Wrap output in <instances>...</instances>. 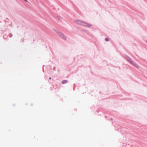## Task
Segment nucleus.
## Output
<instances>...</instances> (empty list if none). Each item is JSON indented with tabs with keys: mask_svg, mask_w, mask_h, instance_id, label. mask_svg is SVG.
Here are the masks:
<instances>
[{
	"mask_svg": "<svg viewBox=\"0 0 147 147\" xmlns=\"http://www.w3.org/2000/svg\"><path fill=\"white\" fill-rule=\"evenodd\" d=\"M129 62L133 66L137 68H139V66L135 63H134L133 61L130 59H128Z\"/></svg>",
	"mask_w": 147,
	"mask_h": 147,
	"instance_id": "obj_1",
	"label": "nucleus"
},
{
	"mask_svg": "<svg viewBox=\"0 0 147 147\" xmlns=\"http://www.w3.org/2000/svg\"><path fill=\"white\" fill-rule=\"evenodd\" d=\"M78 23L88 27H90V26H91V25H90L89 24H88L86 23L83 22L79 21H78Z\"/></svg>",
	"mask_w": 147,
	"mask_h": 147,
	"instance_id": "obj_2",
	"label": "nucleus"
},
{
	"mask_svg": "<svg viewBox=\"0 0 147 147\" xmlns=\"http://www.w3.org/2000/svg\"><path fill=\"white\" fill-rule=\"evenodd\" d=\"M67 82V81L66 80H64L62 81V83L63 84H65Z\"/></svg>",
	"mask_w": 147,
	"mask_h": 147,
	"instance_id": "obj_3",
	"label": "nucleus"
},
{
	"mask_svg": "<svg viewBox=\"0 0 147 147\" xmlns=\"http://www.w3.org/2000/svg\"><path fill=\"white\" fill-rule=\"evenodd\" d=\"M57 18L60 20H61L62 19L61 17L60 16H57Z\"/></svg>",
	"mask_w": 147,
	"mask_h": 147,
	"instance_id": "obj_4",
	"label": "nucleus"
},
{
	"mask_svg": "<svg viewBox=\"0 0 147 147\" xmlns=\"http://www.w3.org/2000/svg\"><path fill=\"white\" fill-rule=\"evenodd\" d=\"M60 36H61L62 37L64 38V35L63 34L61 33Z\"/></svg>",
	"mask_w": 147,
	"mask_h": 147,
	"instance_id": "obj_5",
	"label": "nucleus"
},
{
	"mask_svg": "<svg viewBox=\"0 0 147 147\" xmlns=\"http://www.w3.org/2000/svg\"><path fill=\"white\" fill-rule=\"evenodd\" d=\"M109 38H105V40L106 41H109Z\"/></svg>",
	"mask_w": 147,
	"mask_h": 147,
	"instance_id": "obj_6",
	"label": "nucleus"
},
{
	"mask_svg": "<svg viewBox=\"0 0 147 147\" xmlns=\"http://www.w3.org/2000/svg\"><path fill=\"white\" fill-rule=\"evenodd\" d=\"M49 79H50V80L51 79V77L50 78H49Z\"/></svg>",
	"mask_w": 147,
	"mask_h": 147,
	"instance_id": "obj_7",
	"label": "nucleus"
}]
</instances>
